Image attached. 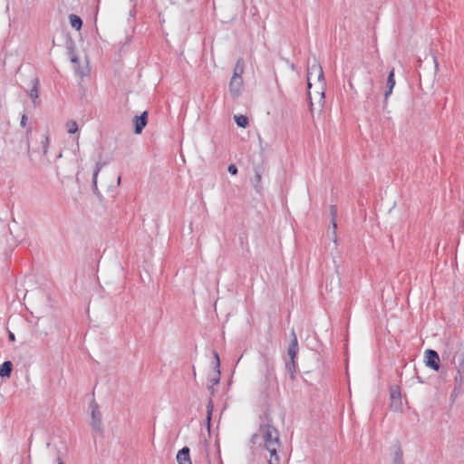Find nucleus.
I'll return each mask as SVG.
<instances>
[{
	"label": "nucleus",
	"mask_w": 464,
	"mask_h": 464,
	"mask_svg": "<svg viewBox=\"0 0 464 464\" xmlns=\"http://www.w3.org/2000/svg\"><path fill=\"white\" fill-rule=\"evenodd\" d=\"M148 123V111H143L141 115L134 117L135 129L137 134L141 133L142 130Z\"/></svg>",
	"instance_id": "0eeeda50"
},
{
	"label": "nucleus",
	"mask_w": 464,
	"mask_h": 464,
	"mask_svg": "<svg viewBox=\"0 0 464 464\" xmlns=\"http://www.w3.org/2000/svg\"><path fill=\"white\" fill-rule=\"evenodd\" d=\"M28 121V117L26 114H23L21 118V126L25 127Z\"/></svg>",
	"instance_id": "cd10ccee"
},
{
	"label": "nucleus",
	"mask_w": 464,
	"mask_h": 464,
	"mask_svg": "<svg viewBox=\"0 0 464 464\" xmlns=\"http://www.w3.org/2000/svg\"><path fill=\"white\" fill-rule=\"evenodd\" d=\"M220 381V370H215L212 375L208 378V384L217 385Z\"/></svg>",
	"instance_id": "412c9836"
},
{
	"label": "nucleus",
	"mask_w": 464,
	"mask_h": 464,
	"mask_svg": "<svg viewBox=\"0 0 464 464\" xmlns=\"http://www.w3.org/2000/svg\"><path fill=\"white\" fill-rule=\"evenodd\" d=\"M102 165H103V164H102V163H101V162H98V163L96 164V168H95V170H94V172H93V177H92V184H93V187H94V188H96V186H97V177H98V174H99V172H100V170H101V169H102Z\"/></svg>",
	"instance_id": "b1692460"
},
{
	"label": "nucleus",
	"mask_w": 464,
	"mask_h": 464,
	"mask_svg": "<svg viewBox=\"0 0 464 464\" xmlns=\"http://www.w3.org/2000/svg\"><path fill=\"white\" fill-rule=\"evenodd\" d=\"M434 63H435V67H436V69H437V68L439 67V63H438V61H437V58H436V57H434Z\"/></svg>",
	"instance_id": "473e14b6"
},
{
	"label": "nucleus",
	"mask_w": 464,
	"mask_h": 464,
	"mask_svg": "<svg viewBox=\"0 0 464 464\" xmlns=\"http://www.w3.org/2000/svg\"><path fill=\"white\" fill-rule=\"evenodd\" d=\"M25 242V237L20 240V243Z\"/></svg>",
	"instance_id": "72a5a7b5"
},
{
	"label": "nucleus",
	"mask_w": 464,
	"mask_h": 464,
	"mask_svg": "<svg viewBox=\"0 0 464 464\" xmlns=\"http://www.w3.org/2000/svg\"><path fill=\"white\" fill-rule=\"evenodd\" d=\"M8 337L11 342H14L15 340L14 334L11 332H9Z\"/></svg>",
	"instance_id": "c85d7f7f"
},
{
	"label": "nucleus",
	"mask_w": 464,
	"mask_h": 464,
	"mask_svg": "<svg viewBox=\"0 0 464 464\" xmlns=\"http://www.w3.org/2000/svg\"><path fill=\"white\" fill-rule=\"evenodd\" d=\"M235 121L239 127L246 128L248 125V118L245 115H236Z\"/></svg>",
	"instance_id": "4be33fe9"
},
{
	"label": "nucleus",
	"mask_w": 464,
	"mask_h": 464,
	"mask_svg": "<svg viewBox=\"0 0 464 464\" xmlns=\"http://www.w3.org/2000/svg\"><path fill=\"white\" fill-rule=\"evenodd\" d=\"M69 21L71 26L76 30H80L82 26V21L81 17L76 14H70Z\"/></svg>",
	"instance_id": "f3484780"
},
{
	"label": "nucleus",
	"mask_w": 464,
	"mask_h": 464,
	"mask_svg": "<svg viewBox=\"0 0 464 464\" xmlns=\"http://www.w3.org/2000/svg\"><path fill=\"white\" fill-rule=\"evenodd\" d=\"M214 386L215 385L208 384V387L212 395H214V393H215Z\"/></svg>",
	"instance_id": "c756f323"
},
{
	"label": "nucleus",
	"mask_w": 464,
	"mask_h": 464,
	"mask_svg": "<svg viewBox=\"0 0 464 464\" xmlns=\"http://www.w3.org/2000/svg\"><path fill=\"white\" fill-rule=\"evenodd\" d=\"M292 334L294 336V339L292 340L291 343L289 344L287 353H288L290 359H295L297 352H298V343H297L296 336L294 332L292 333Z\"/></svg>",
	"instance_id": "4468645a"
},
{
	"label": "nucleus",
	"mask_w": 464,
	"mask_h": 464,
	"mask_svg": "<svg viewBox=\"0 0 464 464\" xmlns=\"http://www.w3.org/2000/svg\"><path fill=\"white\" fill-rule=\"evenodd\" d=\"M242 86H243L242 77H233L232 76L230 82H229L230 92L233 93L235 96H238Z\"/></svg>",
	"instance_id": "1a4fd4ad"
},
{
	"label": "nucleus",
	"mask_w": 464,
	"mask_h": 464,
	"mask_svg": "<svg viewBox=\"0 0 464 464\" xmlns=\"http://www.w3.org/2000/svg\"><path fill=\"white\" fill-rule=\"evenodd\" d=\"M177 461L179 464H192L189 456V449L188 447H184L179 450L177 454Z\"/></svg>",
	"instance_id": "9b49d317"
},
{
	"label": "nucleus",
	"mask_w": 464,
	"mask_h": 464,
	"mask_svg": "<svg viewBox=\"0 0 464 464\" xmlns=\"http://www.w3.org/2000/svg\"><path fill=\"white\" fill-rule=\"evenodd\" d=\"M392 464H404L403 452L399 443L394 445Z\"/></svg>",
	"instance_id": "ddd939ff"
},
{
	"label": "nucleus",
	"mask_w": 464,
	"mask_h": 464,
	"mask_svg": "<svg viewBox=\"0 0 464 464\" xmlns=\"http://www.w3.org/2000/svg\"><path fill=\"white\" fill-rule=\"evenodd\" d=\"M57 464H63L62 460H59Z\"/></svg>",
	"instance_id": "f704fd0d"
},
{
	"label": "nucleus",
	"mask_w": 464,
	"mask_h": 464,
	"mask_svg": "<svg viewBox=\"0 0 464 464\" xmlns=\"http://www.w3.org/2000/svg\"><path fill=\"white\" fill-rule=\"evenodd\" d=\"M277 386L276 376L275 373L274 363L270 362L268 359H266V371L264 374L263 382V392L268 396L269 393L275 391Z\"/></svg>",
	"instance_id": "7ed1b4c3"
},
{
	"label": "nucleus",
	"mask_w": 464,
	"mask_h": 464,
	"mask_svg": "<svg viewBox=\"0 0 464 464\" xmlns=\"http://www.w3.org/2000/svg\"><path fill=\"white\" fill-rule=\"evenodd\" d=\"M330 214H331V217H332V220H331V224H332V227H333V240L334 241V243L337 242V234H336V229H337V223H336V216H337V208L336 206L334 205H331L330 207Z\"/></svg>",
	"instance_id": "f8f14e48"
},
{
	"label": "nucleus",
	"mask_w": 464,
	"mask_h": 464,
	"mask_svg": "<svg viewBox=\"0 0 464 464\" xmlns=\"http://www.w3.org/2000/svg\"><path fill=\"white\" fill-rule=\"evenodd\" d=\"M394 85H395L394 69H392L391 72H389L388 79H387V91L385 92V99H387L391 95Z\"/></svg>",
	"instance_id": "dca6fc26"
},
{
	"label": "nucleus",
	"mask_w": 464,
	"mask_h": 464,
	"mask_svg": "<svg viewBox=\"0 0 464 464\" xmlns=\"http://www.w3.org/2000/svg\"><path fill=\"white\" fill-rule=\"evenodd\" d=\"M213 355H214V359H215V370H219V368H220V360H219L218 353L216 351H214L213 352Z\"/></svg>",
	"instance_id": "a878e982"
},
{
	"label": "nucleus",
	"mask_w": 464,
	"mask_h": 464,
	"mask_svg": "<svg viewBox=\"0 0 464 464\" xmlns=\"http://www.w3.org/2000/svg\"><path fill=\"white\" fill-rule=\"evenodd\" d=\"M213 408H214L213 401H212V399H209L208 403L207 405V411H208L207 420H208V427L210 426V420H211Z\"/></svg>",
	"instance_id": "5701e85b"
},
{
	"label": "nucleus",
	"mask_w": 464,
	"mask_h": 464,
	"mask_svg": "<svg viewBox=\"0 0 464 464\" xmlns=\"http://www.w3.org/2000/svg\"><path fill=\"white\" fill-rule=\"evenodd\" d=\"M261 420L262 422L259 425L258 431L253 434L250 442L253 445H257L259 449L269 452V464H279L280 459L277 455V450L281 446L279 432L272 425L271 420L267 415H265Z\"/></svg>",
	"instance_id": "f257e3e1"
},
{
	"label": "nucleus",
	"mask_w": 464,
	"mask_h": 464,
	"mask_svg": "<svg viewBox=\"0 0 464 464\" xmlns=\"http://www.w3.org/2000/svg\"><path fill=\"white\" fill-rule=\"evenodd\" d=\"M42 144H43L44 155H46L47 152H48L49 144H50V138H49V136L45 135L44 137V140H42Z\"/></svg>",
	"instance_id": "393cba45"
},
{
	"label": "nucleus",
	"mask_w": 464,
	"mask_h": 464,
	"mask_svg": "<svg viewBox=\"0 0 464 464\" xmlns=\"http://www.w3.org/2000/svg\"><path fill=\"white\" fill-rule=\"evenodd\" d=\"M71 61H72V63H78V58H77L75 55H73V56L72 57Z\"/></svg>",
	"instance_id": "2f4dec72"
},
{
	"label": "nucleus",
	"mask_w": 464,
	"mask_h": 464,
	"mask_svg": "<svg viewBox=\"0 0 464 464\" xmlns=\"http://www.w3.org/2000/svg\"><path fill=\"white\" fill-rule=\"evenodd\" d=\"M29 96L32 99L34 105L37 106L39 102L37 101L39 98V80L38 78H34L32 80V88L29 92Z\"/></svg>",
	"instance_id": "9d476101"
},
{
	"label": "nucleus",
	"mask_w": 464,
	"mask_h": 464,
	"mask_svg": "<svg viewBox=\"0 0 464 464\" xmlns=\"http://www.w3.org/2000/svg\"><path fill=\"white\" fill-rule=\"evenodd\" d=\"M254 172H255V176H254V179H252V184L254 186L255 190L257 193H261V191L263 189V188L261 186V181H262V175L265 172V167L262 165L256 166L254 168Z\"/></svg>",
	"instance_id": "423d86ee"
},
{
	"label": "nucleus",
	"mask_w": 464,
	"mask_h": 464,
	"mask_svg": "<svg viewBox=\"0 0 464 464\" xmlns=\"http://www.w3.org/2000/svg\"><path fill=\"white\" fill-rule=\"evenodd\" d=\"M426 365L430 368L438 371L440 369V357L436 351L427 350L425 352Z\"/></svg>",
	"instance_id": "39448f33"
},
{
	"label": "nucleus",
	"mask_w": 464,
	"mask_h": 464,
	"mask_svg": "<svg viewBox=\"0 0 464 464\" xmlns=\"http://www.w3.org/2000/svg\"><path fill=\"white\" fill-rule=\"evenodd\" d=\"M12 370H13L12 362L10 361L4 362L0 366V376L2 378L10 377Z\"/></svg>",
	"instance_id": "2eb2a0df"
},
{
	"label": "nucleus",
	"mask_w": 464,
	"mask_h": 464,
	"mask_svg": "<svg viewBox=\"0 0 464 464\" xmlns=\"http://www.w3.org/2000/svg\"><path fill=\"white\" fill-rule=\"evenodd\" d=\"M89 409L91 411V422L90 426L95 433L102 434V412L100 411L99 404L93 399L91 401L89 404Z\"/></svg>",
	"instance_id": "20e7f679"
},
{
	"label": "nucleus",
	"mask_w": 464,
	"mask_h": 464,
	"mask_svg": "<svg viewBox=\"0 0 464 464\" xmlns=\"http://www.w3.org/2000/svg\"><path fill=\"white\" fill-rule=\"evenodd\" d=\"M244 72V60L239 58L235 65L233 77H242Z\"/></svg>",
	"instance_id": "a211bd4d"
},
{
	"label": "nucleus",
	"mask_w": 464,
	"mask_h": 464,
	"mask_svg": "<svg viewBox=\"0 0 464 464\" xmlns=\"http://www.w3.org/2000/svg\"><path fill=\"white\" fill-rule=\"evenodd\" d=\"M65 129L68 133L74 134L78 131V123L73 120H70L65 123Z\"/></svg>",
	"instance_id": "6ab92c4d"
},
{
	"label": "nucleus",
	"mask_w": 464,
	"mask_h": 464,
	"mask_svg": "<svg viewBox=\"0 0 464 464\" xmlns=\"http://www.w3.org/2000/svg\"><path fill=\"white\" fill-rule=\"evenodd\" d=\"M227 170L228 172L231 174V175H237V168L236 165L234 164H230L227 168Z\"/></svg>",
	"instance_id": "bb28decb"
},
{
	"label": "nucleus",
	"mask_w": 464,
	"mask_h": 464,
	"mask_svg": "<svg viewBox=\"0 0 464 464\" xmlns=\"http://www.w3.org/2000/svg\"><path fill=\"white\" fill-rule=\"evenodd\" d=\"M31 132H32V128L31 127L27 128L26 129V137H27V139L29 138Z\"/></svg>",
	"instance_id": "7c9ffc66"
},
{
	"label": "nucleus",
	"mask_w": 464,
	"mask_h": 464,
	"mask_svg": "<svg viewBox=\"0 0 464 464\" xmlns=\"http://www.w3.org/2000/svg\"><path fill=\"white\" fill-rule=\"evenodd\" d=\"M285 368L287 372L290 373L291 378H295V373L296 372V364L295 359H290L289 362H286Z\"/></svg>",
	"instance_id": "aec40b11"
},
{
	"label": "nucleus",
	"mask_w": 464,
	"mask_h": 464,
	"mask_svg": "<svg viewBox=\"0 0 464 464\" xmlns=\"http://www.w3.org/2000/svg\"><path fill=\"white\" fill-rule=\"evenodd\" d=\"M390 395L392 400V407H394L396 410H398L401 405V394L400 388L398 386L391 387Z\"/></svg>",
	"instance_id": "6e6552de"
},
{
	"label": "nucleus",
	"mask_w": 464,
	"mask_h": 464,
	"mask_svg": "<svg viewBox=\"0 0 464 464\" xmlns=\"http://www.w3.org/2000/svg\"><path fill=\"white\" fill-rule=\"evenodd\" d=\"M317 80L319 84V91L316 92L317 96L319 97V103L322 105L324 104V71L321 66V64L316 61L314 60V63L311 65H308L307 68V87H308V99L310 100V106H313L312 102V94H311V87H312V81Z\"/></svg>",
	"instance_id": "f03ea898"
}]
</instances>
